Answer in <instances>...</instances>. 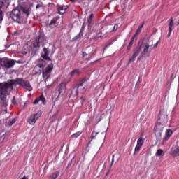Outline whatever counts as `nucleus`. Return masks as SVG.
Masks as SVG:
<instances>
[{
    "label": "nucleus",
    "mask_w": 179,
    "mask_h": 179,
    "mask_svg": "<svg viewBox=\"0 0 179 179\" xmlns=\"http://www.w3.org/2000/svg\"><path fill=\"white\" fill-rule=\"evenodd\" d=\"M17 85H20L24 89L28 90V92H31V90H33V87H31V85H30L29 81L24 80L22 78L10 80V86L12 87V90H13V86L15 87Z\"/></svg>",
    "instance_id": "1"
},
{
    "label": "nucleus",
    "mask_w": 179,
    "mask_h": 179,
    "mask_svg": "<svg viewBox=\"0 0 179 179\" xmlns=\"http://www.w3.org/2000/svg\"><path fill=\"white\" fill-rule=\"evenodd\" d=\"M86 90H87V83L84 78L81 80L78 87H74L72 89L70 96H73V97H75V96H78L79 93H80V94H84V93L86 92Z\"/></svg>",
    "instance_id": "2"
},
{
    "label": "nucleus",
    "mask_w": 179,
    "mask_h": 179,
    "mask_svg": "<svg viewBox=\"0 0 179 179\" xmlns=\"http://www.w3.org/2000/svg\"><path fill=\"white\" fill-rule=\"evenodd\" d=\"M65 90H66V84L62 83L59 85V88L58 90V92H59L58 94L55 99L54 105L52 106V111H53V113H55V114H58L61 110V103H58L57 100H58V97H59V94H61V93H64Z\"/></svg>",
    "instance_id": "3"
},
{
    "label": "nucleus",
    "mask_w": 179,
    "mask_h": 179,
    "mask_svg": "<svg viewBox=\"0 0 179 179\" xmlns=\"http://www.w3.org/2000/svg\"><path fill=\"white\" fill-rule=\"evenodd\" d=\"M48 43V39L44 35V34H39L36 38L34 39L33 47L34 48H40L41 45L44 46L45 44Z\"/></svg>",
    "instance_id": "4"
},
{
    "label": "nucleus",
    "mask_w": 179,
    "mask_h": 179,
    "mask_svg": "<svg viewBox=\"0 0 179 179\" xmlns=\"http://www.w3.org/2000/svg\"><path fill=\"white\" fill-rule=\"evenodd\" d=\"M8 15H9L12 20H14V22L19 24H22L24 22V19L20 15V10L19 9H14L11 13H8Z\"/></svg>",
    "instance_id": "5"
},
{
    "label": "nucleus",
    "mask_w": 179,
    "mask_h": 179,
    "mask_svg": "<svg viewBox=\"0 0 179 179\" xmlns=\"http://www.w3.org/2000/svg\"><path fill=\"white\" fill-rule=\"evenodd\" d=\"M9 92H12V86L8 87L6 90L0 91V99L1 102L0 104L1 107H7L8 106V99H6V94L9 93Z\"/></svg>",
    "instance_id": "6"
},
{
    "label": "nucleus",
    "mask_w": 179,
    "mask_h": 179,
    "mask_svg": "<svg viewBox=\"0 0 179 179\" xmlns=\"http://www.w3.org/2000/svg\"><path fill=\"white\" fill-rule=\"evenodd\" d=\"M40 117H41V111H38L36 114L31 115V116L27 119V122H29L30 125H34Z\"/></svg>",
    "instance_id": "7"
},
{
    "label": "nucleus",
    "mask_w": 179,
    "mask_h": 179,
    "mask_svg": "<svg viewBox=\"0 0 179 179\" xmlns=\"http://www.w3.org/2000/svg\"><path fill=\"white\" fill-rule=\"evenodd\" d=\"M52 71V64L48 65L42 73V76L45 80L47 82L48 79H50L51 75V71Z\"/></svg>",
    "instance_id": "8"
},
{
    "label": "nucleus",
    "mask_w": 179,
    "mask_h": 179,
    "mask_svg": "<svg viewBox=\"0 0 179 179\" xmlns=\"http://www.w3.org/2000/svg\"><path fill=\"white\" fill-rule=\"evenodd\" d=\"M0 64L5 68H12L15 65V61L3 58L0 59Z\"/></svg>",
    "instance_id": "9"
},
{
    "label": "nucleus",
    "mask_w": 179,
    "mask_h": 179,
    "mask_svg": "<svg viewBox=\"0 0 179 179\" xmlns=\"http://www.w3.org/2000/svg\"><path fill=\"white\" fill-rule=\"evenodd\" d=\"M158 120H160L163 124H167L169 121V115L167 114V111L162 110L160 111Z\"/></svg>",
    "instance_id": "10"
},
{
    "label": "nucleus",
    "mask_w": 179,
    "mask_h": 179,
    "mask_svg": "<svg viewBox=\"0 0 179 179\" xmlns=\"http://www.w3.org/2000/svg\"><path fill=\"white\" fill-rule=\"evenodd\" d=\"M155 131L157 142H160L162 141V134H163V127H159V126L156 125Z\"/></svg>",
    "instance_id": "11"
},
{
    "label": "nucleus",
    "mask_w": 179,
    "mask_h": 179,
    "mask_svg": "<svg viewBox=\"0 0 179 179\" xmlns=\"http://www.w3.org/2000/svg\"><path fill=\"white\" fill-rule=\"evenodd\" d=\"M141 52V46H138L134 50L133 55L129 58L128 64H131V62H135V59L139 53Z\"/></svg>",
    "instance_id": "12"
},
{
    "label": "nucleus",
    "mask_w": 179,
    "mask_h": 179,
    "mask_svg": "<svg viewBox=\"0 0 179 179\" xmlns=\"http://www.w3.org/2000/svg\"><path fill=\"white\" fill-rule=\"evenodd\" d=\"M48 55H50V47L43 48V51L41 53L42 58L45 61H51V58Z\"/></svg>",
    "instance_id": "13"
},
{
    "label": "nucleus",
    "mask_w": 179,
    "mask_h": 179,
    "mask_svg": "<svg viewBox=\"0 0 179 179\" xmlns=\"http://www.w3.org/2000/svg\"><path fill=\"white\" fill-rule=\"evenodd\" d=\"M173 135V130L171 129H167L165 133V136L163 138L162 143H164V142H166V141H169L170 139V137Z\"/></svg>",
    "instance_id": "14"
},
{
    "label": "nucleus",
    "mask_w": 179,
    "mask_h": 179,
    "mask_svg": "<svg viewBox=\"0 0 179 179\" xmlns=\"http://www.w3.org/2000/svg\"><path fill=\"white\" fill-rule=\"evenodd\" d=\"M39 101H42L43 104L45 105V97H44V95L42 94L39 97L36 98L33 104L36 105L37 104Z\"/></svg>",
    "instance_id": "15"
},
{
    "label": "nucleus",
    "mask_w": 179,
    "mask_h": 179,
    "mask_svg": "<svg viewBox=\"0 0 179 179\" xmlns=\"http://www.w3.org/2000/svg\"><path fill=\"white\" fill-rule=\"evenodd\" d=\"M10 85V80H8L7 82L1 83H0V92H2L3 90H6L7 87H9Z\"/></svg>",
    "instance_id": "16"
},
{
    "label": "nucleus",
    "mask_w": 179,
    "mask_h": 179,
    "mask_svg": "<svg viewBox=\"0 0 179 179\" xmlns=\"http://www.w3.org/2000/svg\"><path fill=\"white\" fill-rule=\"evenodd\" d=\"M174 24V20L173 17L169 19V34L167 37H170L171 36V32L173 31V25Z\"/></svg>",
    "instance_id": "17"
},
{
    "label": "nucleus",
    "mask_w": 179,
    "mask_h": 179,
    "mask_svg": "<svg viewBox=\"0 0 179 179\" xmlns=\"http://www.w3.org/2000/svg\"><path fill=\"white\" fill-rule=\"evenodd\" d=\"M22 11L24 15H26V17L30 15V12H31V8L29 7H24L22 8Z\"/></svg>",
    "instance_id": "18"
},
{
    "label": "nucleus",
    "mask_w": 179,
    "mask_h": 179,
    "mask_svg": "<svg viewBox=\"0 0 179 179\" xmlns=\"http://www.w3.org/2000/svg\"><path fill=\"white\" fill-rule=\"evenodd\" d=\"M66 9H68V6H60L58 8L59 13H60V15H64V13H65V10H66Z\"/></svg>",
    "instance_id": "19"
},
{
    "label": "nucleus",
    "mask_w": 179,
    "mask_h": 179,
    "mask_svg": "<svg viewBox=\"0 0 179 179\" xmlns=\"http://www.w3.org/2000/svg\"><path fill=\"white\" fill-rule=\"evenodd\" d=\"M80 75V71L79 69H74L70 73L71 76H79Z\"/></svg>",
    "instance_id": "20"
},
{
    "label": "nucleus",
    "mask_w": 179,
    "mask_h": 179,
    "mask_svg": "<svg viewBox=\"0 0 179 179\" xmlns=\"http://www.w3.org/2000/svg\"><path fill=\"white\" fill-rule=\"evenodd\" d=\"M150 45L149 43H145V46L144 47V49L143 50V52H141V57L143 55H145V54H147V52L149 51V48H150Z\"/></svg>",
    "instance_id": "21"
},
{
    "label": "nucleus",
    "mask_w": 179,
    "mask_h": 179,
    "mask_svg": "<svg viewBox=\"0 0 179 179\" xmlns=\"http://www.w3.org/2000/svg\"><path fill=\"white\" fill-rule=\"evenodd\" d=\"M46 64L47 63L45 62V61H44V59H39L38 66H39V68H44V66H45Z\"/></svg>",
    "instance_id": "22"
},
{
    "label": "nucleus",
    "mask_w": 179,
    "mask_h": 179,
    "mask_svg": "<svg viewBox=\"0 0 179 179\" xmlns=\"http://www.w3.org/2000/svg\"><path fill=\"white\" fill-rule=\"evenodd\" d=\"M172 156H173V157H177L178 156H179V148H178L174 149L172 151Z\"/></svg>",
    "instance_id": "23"
},
{
    "label": "nucleus",
    "mask_w": 179,
    "mask_h": 179,
    "mask_svg": "<svg viewBox=\"0 0 179 179\" xmlns=\"http://www.w3.org/2000/svg\"><path fill=\"white\" fill-rule=\"evenodd\" d=\"M57 20H58L57 18H53L50 21L49 26H52V27H55L57 26Z\"/></svg>",
    "instance_id": "24"
},
{
    "label": "nucleus",
    "mask_w": 179,
    "mask_h": 179,
    "mask_svg": "<svg viewBox=\"0 0 179 179\" xmlns=\"http://www.w3.org/2000/svg\"><path fill=\"white\" fill-rule=\"evenodd\" d=\"M59 176V171H56L50 176V179H57Z\"/></svg>",
    "instance_id": "25"
},
{
    "label": "nucleus",
    "mask_w": 179,
    "mask_h": 179,
    "mask_svg": "<svg viewBox=\"0 0 179 179\" xmlns=\"http://www.w3.org/2000/svg\"><path fill=\"white\" fill-rule=\"evenodd\" d=\"M134 40H135V37L133 36L128 45L127 51H129V50H131V47L134 45Z\"/></svg>",
    "instance_id": "26"
},
{
    "label": "nucleus",
    "mask_w": 179,
    "mask_h": 179,
    "mask_svg": "<svg viewBox=\"0 0 179 179\" xmlns=\"http://www.w3.org/2000/svg\"><path fill=\"white\" fill-rule=\"evenodd\" d=\"M143 145V139L142 138V137H140L137 141V146H140L141 148H142Z\"/></svg>",
    "instance_id": "27"
},
{
    "label": "nucleus",
    "mask_w": 179,
    "mask_h": 179,
    "mask_svg": "<svg viewBox=\"0 0 179 179\" xmlns=\"http://www.w3.org/2000/svg\"><path fill=\"white\" fill-rule=\"evenodd\" d=\"M92 20H93V14H91L87 20L88 27H90V24H92Z\"/></svg>",
    "instance_id": "28"
},
{
    "label": "nucleus",
    "mask_w": 179,
    "mask_h": 179,
    "mask_svg": "<svg viewBox=\"0 0 179 179\" xmlns=\"http://www.w3.org/2000/svg\"><path fill=\"white\" fill-rule=\"evenodd\" d=\"M141 31H142V27H138L136 31V34L134 35L133 37L134 38L138 37V35L140 34Z\"/></svg>",
    "instance_id": "29"
},
{
    "label": "nucleus",
    "mask_w": 179,
    "mask_h": 179,
    "mask_svg": "<svg viewBox=\"0 0 179 179\" xmlns=\"http://www.w3.org/2000/svg\"><path fill=\"white\" fill-rule=\"evenodd\" d=\"M2 6H0V23L2 22L3 20V12H2V10H1Z\"/></svg>",
    "instance_id": "30"
},
{
    "label": "nucleus",
    "mask_w": 179,
    "mask_h": 179,
    "mask_svg": "<svg viewBox=\"0 0 179 179\" xmlns=\"http://www.w3.org/2000/svg\"><path fill=\"white\" fill-rule=\"evenodd\" d=\"M96 135H99V132H94V131L92 132V136H91V141H93L96 138ZM91 141H90V143Z\"/></svg>",
    "instance_id": "31"
},
{
    "label": "nucleus",
    "mask_w": 179,
    "mask_h": 179,
    "mask_svg": "<svg viewBox=\"0 0 179 179\" xmlns=\"http://www.w3.org/2000/svg\"><path fill=\"white\" fill-rule=\"evenodd\" d=\"M15 122H16V118H13L11 120H9L8 122L9 127H12V125H13Z\"/></svg>",
    "instance_id": "32"
},
{
    "label": "nucleus",
    "mask_w": 179,
    "mask_h": 179,
    "mask_svg": "<svg viewBox=\"0 0 179 179\" xmlns=\"http://www.w3.org/2000/svg\"><path fill=\"white\" fill-rule=\"evenodd\" d=\"M141 146L136 145V146L134 149V155H135V153L139 152V150H141Z\"/></svg>",
    "instance_id": "33"
},
{
    "label": "nucleus",
    "mask_w": 179,
    "mask_h": 179,
    "mask_svg": "<svg viewBox=\"0 0 179 179\" xmlns=\"http://www.w3.org/2000/svg\"><path fill=\"white\" fill-rule=\"evenodd\" d=\"M157 156L160 157L163 155V150L159 149L156 152Z\"/></svg>",
    "instance_id": "34"
},
{
    "label": "nucleus",
    "mask_w": 179,
    "mask_h": 179,
    "mask_svg": "<svg viewBox=\"0 0 179 179\" xmlns=\"http://www.w3.org/2000/svg\"><path fill=\"white\" fill-rule=\"evenodd\" d=\"M84 30H85V29L83 27H82L80 33L78 34V35H77L78 38H79V37H82V36H83Z\"/></svg>",
    "instance_id": "35"
},
{
    "label": "nucleus",
    "mask_w": 179,
    "mask_h": 179,
    "mask_svg": "<svg viewBox=\"0 0 179 179\" xmlns=\"http://www.w3.org/2000/svg\"><path fill=\"white\" fill-rule=\"evenodd\" d=\"M102 34H103L101 32L98 33L96 36L94 37V40H97V38L103 37Z\"/></svg>",
    "instance_id": "36"
},
{
    "label": "nucleus",
    "mask_w": 179,
    "mask_h": 179,
    "mask_svg": "<svg viewBox=\"0 0 179 179\" xmlns=\"http://www.w3.org/2000/svg\"><path fill=\"white\" fill-rule=\"evenodd\" d=\"M159 43H160V39H159V41H157L155 45H151V47H152V48H156V47H157V45H159Z\"/></svg>",
    "instance_id": "37"
},
{
    "label": "nucleus",
    "mask_w": 179,
    "mask_h": 179,
    "mask_svg": "<svg viewBox=\"0 0 179 179\" xmlns=\"http://www.w3.org/2000/svg\"><path fill=\"white\" fill-rule=\"evenodd\" d=\"M71 136L72 138H78V136H80V133L78 132V133L73 134Z\"/></svg>",
    "instance_id": "38"
},
{
    "label": "nucleus",
    "mask_w": 179,
    "mask_h": 179,
    "mask_svg": "<svg viewBox=\"0 0 179 179\" xmlns=\"http://www.w3.org/2000/svg\"><path fill=\"white\" fill-rule=\"evenodd\" d=\"M114 157H115V155H113L112 156V162H111V164L109 166V169H111V167H113V164H114Z\"/></svg>",
    "instance_id": "39"
},
{
    "label": "nucleus",
    "mask_w": 179,
    "mask_h": 179,
    "mask_svg": "<svg viewBox=\"0 0 179 179\" xmlns=\"http://www.w3.org/2000/svg\"><path fill=\"white\" fill-rule=\"evenodd\" d=\"M43 6V3H38L36 6V9H40Z\"/></svg>",
    "instance_id": "40"
},
{
    "label": "nucleus",
    "mask_w": 179,
    "mask_h": 179,
    "mask_svg": "<svg viewBox=\"0 0 179 179\" xmlns=\"http://www.w3.org/2000/svg\"><path fill=\"white\" fill-rule=\"evenodd\" d=\"M118 29V24H115L113 27V31H115Z\"/></svg>",
    "instance_id": "41"
},
{
    "label": "nucleus",
    "mask_w": 179,
    "mask_h": 179,
    "mask_svg": "<svg viewBox=\"0 0 179 179\" xmlns=\"http://www.w3.org/2000/svg\"><path fill=\"white\" fill-rule=\"evenodd\" d=\"M11 101H12L13 104H16V101H15V96H13Z\"/></svg>",
    "instance_id": "42"
},
{
    "label": "nucleus",
    "mask_w": 179,
    "mask_h": 179,
    "mask_svg": "<svg viewBox=\"0 0 179 179\" xmlns=\"http://www.w3.org/2000/svg\"><path fill=\"white\" fill-rule=\"evenodd\" d=\"M80 99L82 100V101H85L86 100V99L83 96H81Z\"/></svg>",
    "instance_id": "43"
},
{
    "label": "nucleus",
    "mask_w": 179,
    "mask_h": 179,
    "mask_svg": "<svg viewBox=\"0 0 179 179\" xmlns=\"http://www.w3.org/2000/svg\"><path fill=\"white\" fill-rule=\"evenodd\" d=\"M87 54L86 53V52H83V57H86Z\"/></svg>",
    "instance_id": "44"
},
{
    "label": "nucleus",
    "mask_w": 179,
    "mask_h": 179,
    "mask_svg": "<svg viewBox=\"0 0 179 179\" xmlns=\"http://www.w3.org/2000/svg\"><path fill=\"white\" fill-rule=\"evenodd\" d=\"M144 24H145V23H144V22H143V23H142V24H141V27H141V29H142L143 28Z\"/></svg>",
    "instance_id": "45"
},
{
    "label": "nucleus",
    "mask_w": 179,
    "mask_h": 179,
    "mask_svg": "<svg viewBox=\"0 0 179 179\" xmlns=\"http://www.w3.org/2000/svg\"><path fill=\"white\" fill-rule=\"evenodd\" d=\"M141 58H142V57H138V61H141Z\"/></svg>",
    "instance_id": "46"
},
{
    "label": "nucleus",
    "mask_w": 179,
    "mask_h": 179,
    "mask_svg": "<svg viewBox=\"0 0 179 179\" xmlns=\"http://www.w3.org/2000/svg\"><path fill=\"white\" fill-rule=\"evenodd\" d=\"M71 2H75V0H71Z\"/></svg>",
    "instance_id": "47"
},
{
    "label": "nucleus",
    "mask_w": 179,
    "mask_h": 179,
    "mask_svg": "<svg viewBox=\"0 0 179 179\" xmlns=\"http://www.w3.org/2000/svg\"><path fill=\"white\" fill-rule=\"evenodd\" d=\"M52 100H54V99H55L54 96H52Z\"/></svg>",
    "instance_id": "48"
},
{
    "label": "nucleus",
    "mask_w": 179,
    "mask_h": 179,
    "mask_svg": "<svg viewBox=\"0 0 179 179\" xmlns=\"http://www.w3.org/2000/svg\"><path fill=\"white\" fill-rule=\"evenodd\" d=\"M109 45H111V43H109Z\"/></svg>",
    "instance_id": "49"
},
{
    "label": "nucleus",
    "mask_w": 179,
    "mask_h": 179,
    "mask_svg": "<svg viewBox=\"0 0 179 179\" xmlns=\"http://www.w3.org/2000/svg\"><path fill=\"white\" fill-rule=\"evenodd\" d=\"M106 132H107V129L106 130Z\"/></svg>",
    "instance_id": "50"
}]
</instances>
